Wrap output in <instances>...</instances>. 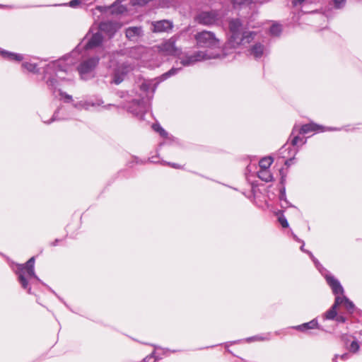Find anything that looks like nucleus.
Returning a JSON list of instances; mask_svg holds the SVG:
<instances>
[{
  "label": "nucleus",
  "instance_id": "29",
  "mask_svg": "<svg viewBox=\"0 0 362 362\" xmlns=\"http://www.w3.org/2000/svg\"><path fill=\"white\" fill-rule=\"evenodd\" d=\"M180 70H181V68H172L170 71H168V72L163 74L161 77H162L163 80H165V79L168 78V77L176 74Z\"/></svg>",
  "mask_w": 362,
  "mask_h": 362
},
{
  "label": "nucleus",
  "instance_id": "25",
  "mask_svg": "<svg viewBox=\"0 0 362 362\" xmlns=\"http://www.w3.org/2000/svg\"><path fill=\"white\" fill-rule=\"evenodd\" d=\"M270 339V334H267L264 336L262 335H257L252 337L247 338L246 340L248 342L254 341H268Z\"/></svg>",
  "mask_w": 362,
  "mask_h": 362
},
{
  "label": "nucleus",
  "instance_id": "35",
  "mask_svg": "<svg viewBox=\"0 0 362 362\" xmlns=\"http://www.w3.org/2000/svg\"><path fill=\"white\" fill-rule=\"evenodd\" d=\"M279 221L283 228L288 227V223L285 216H281L279 218Z\"/></svg>",
  "mask_w": 362,
  "mask_h": 362
},
{
  "label": "nucleus",
  "instance_id": "11",
  "mask_svg": "<svg viewBox=\"0 0 362 362\" xmlns=\"http://www.w3.org/2000/svg\"><path fill=\"white\" fill-rule=\"evenodd\" d=\"M103 101L101 99L96 98L95 100H81L74 104V107L77 110H88L90 107H97L102 105Z\"/></svg>",
  "mask_w": 362,
  "mask_h": 362
},
{
  "label": "nucleus",
  "instance_id": "19",
  "mask_svg": "<svg viewBox=\"0 0 362 362\" xmlns=\"http://www.w3.org/2000/svg\"><path fill=\"white\" fill-rule=\"evenodd\" d=\"M100 31L107 33L109 36H112L116 32V25L112 22H103L100 24Z\"/></svg>",
  "mask_w": 362,
  "mask_h": 362
},
{
  "label": "nucleus",
  "instance_id": "45",
  "mask_svg": "<svg viewBox=\"0 0 362 362\" xmlns=\"http://www.w3.org/2000/svg\"><path fill=\"white\" fill-rule=\"evenodd\" d=\"M168 165L171 166L172 168H180V165L176 164V163H168Z\"/></svg>",
  "mask_w": 362,
  "mask_h": 362
},
{
  "label": "nucleus",
  "instance_id": "9",
  "mask_svg": "<svg viewBox=\"0 0 362 362\" xmlns=\"http://www.w3.org/2000/svg\"><path fill=\"white\" fill-rule=\"evenodd\" d=\"M219 19V14L216 11H203L199 12L194 17V21L203 25L215 24Z\"/></svg>",
  "mask_w": 362,
  "mask_h": 362
},
{
  "label": "nucleus",
  "instance_id": "20",
  "mask_svg": "<svg viewBox=\"0 0 362 362\" xmlns=\"http://www.w3.org/2000/svg\"><path fill=\"white\" fill-rule=\"evenodd\" d=\"M265 51L264 46L261 43H255L253 46L251 47L250 49V53L255 58L258 59L263 56Z\"/></svg>",
  "mask_w": 362,
  "mask_h": 362
},
{
  "label": "nucleus",
  "instance_id": "23",
  "mask_svg": "<svg viewBox=\"0 0 362 362\" xmlns=\"http://www.w3.org/2000/svg\"><path fill=\"white\" fill-rule=\"evenodd\" d=\"M341 303L340 305H343L346 310L349 313H352L354 310L355 306L354 303L349 300L346 296H340Z\"/></svg>",
  "mask_w": 362,
  "mask_h": 362
},
{
  "label": "nucleus",
  "instance_id": "39",
  "mask_svg": "<svg viewBox=\"0 0 362 362\" xmlns=\"http://www.w3.org/2000/svg\"><path fill=\"white\" fill-rule=\"evenodd\" d=\"M81 3V0H71V1L69 3V6H71V7H76V6H78Z\"/></svg>",
  "mask_w": 362,
  "mask_h": 362
},
{
  "label": "nucleus",
  "instance_id": "16",
  "mask_svg": "<svg viewBox=\"0 0 362 362\" xmlns=\"http://www.w3.org/2000/svg\"><path fill=\"white\" fill-rule=\"evenodd\" d=\"M318 328H319V325H318L317 320L316 319H313L308 322H305L302 325L293 327V329L298 330L300 332H305L308 329H318Z\"/></svg>",
  "mask_w": 362,
  "mask_h": 362
},
{
  "label": "nucleus",
  "instance_id": "32",
  "mask_svg": "<svg viewBox=\"0 0 362 362\" xmlns=\"http://www.w3.org/2000/svg\"><path fill=\"white\" fill-rule=\"evenodd\" d=\"M153 129L158 132L160 136L165 137L167 136L168 133L165 131V129H163L159 124H153Z\"/></svg>",
  "mask_w": 362,
  "mask_h": 362
},
{
  "label": "nucleus",
  "instance_id": "14",
  "mask_svg": "<svg viewBox=\"0 0 362 362\" xmlns=\"http://www.w3.org/2000/svg\"><path fill=\"white\" fill-rule=\"evenodd\" d=\"M152 30L154 33L168 32L172 30L173 24L172 21L162 20L152 23Z\"/></svg>",
  "mask_w": 362,
  "mask_h": 362
},
{
  "label": "nucleus",
  "instance_id": "13",
  "mask_svg": "<svg viewBox=\"0 0 362 362\" xmlns=\"http://www.w3.org/2000/svg\"><path fill=\"white\" fill-rule=\"evenodd\" d=\"M103 37L100 31L94 33L91 37L87 40L84 44L86 49H90L98 47L103 42Z\"/></svg>",
  "mask_w": 362,
  "mask_h": 362
},
{
  "label": "nucleus",
  "instance_id": "47",
  "mask_svg": "<svg viewBox=\"0 0 362 362\" xmlns=\"http://www.w3.org/2000/svg\"><path fill=\"white\" fill-rule=\"evenodd\" d=\"M293 238H294V239H295V240H296L297 241H299V242H301V243H302V241H303V240H300V239H298V237H297L296 235H293Z\"/></svg>",
  "mask_w": 362,
  "mask_h": 362
},
{
  "label": "nucleus",
  "instance_id": "31",
  "mask_svg": "<svg viewBox=\"0 0 362 362\" xmlns=\"http://www.w3.org/2000/svg\"><path fill=\"white\" fill-rule=\"evenodd\" d=\"M59 95L61 96V98L62 99L64 100V102L71 103L73 101V98L71 95H69V94L62 91L61 90H59Z\"/></svg>",
  "mask_w": 362,
  "mask_h": 362
},
{
  "label": "nucleus",
  "instance_id": "44",
  "mask_svg": "<svg viewBox=\"0 0 362 362\" xmlns=\"http://www.w3.org/2000/svg\"><path fill=\"white\" fill-rule=\"evenodd\" d=\"M305 0H293V4L294 6H297L303 3Z\"/></svg>",
  "mask_w": 362,
  "mask_h": 362
},
{
  "label": "nucleus",
  "instance_id": "38",
  "mask_svg": "<svg viewBox=\"0 0 362 362\" xmlns=\"http://www.w3.org/2000/svg\"><path fill=\"white\" fill-rule=\"evenodd\" d=\"M143 51V48L141 47H134L131 50V54L133 55L136 58H139L140 57L134 56V53H141Z\"/></svg>",
  "mask_w": 362,
  "mask_h": 362
},
{
  "label": "nucleus",
  "instance_id": "27",
  "mask_svg": "<svg viewBox=\"0 0 362 362\" xmlns=\"http://www.w3.org/2000/svg\"><path fill=\"white\" fill-rule=\"evenodd\" d=\"M302 243H303V245L300 247V250L302 252H306V253H308L309 255V256L310 257V258L313 261L315 267L320 270V267H321V264H320L318 260L313 256V253L311 252L305 250V248H304V242L303 241H302Z\"/></svg>",
  "mask_w": 362,
  "mask_h": 362
},
{
  "label": "nucleus",
  "instance_id": "10",
  "mask_svg": "<svg viewBox=\"0 0 362 362\" xmlns=\"http://www.w3.org/2000/svg\"><path fill=\"white\" fill-rule=\"evenodd\" d=\"M132 69L129 65L122 64L119 65L114 71L112 82L115 84H119L123 81L124 76Z\"/></svg>",
  "mask_w": 362,
  "mask_h": 362
},
{
  "label": "nucleus",
  "instance_id": "1",
  "mask_svg": "<svg viewBox=\"0 0 362 362\" xmlns=\"http://www.w3.org/2000/svg\"><path fill=\"white\" fill-rule=\"evenodd\" d=\"M79 48L72 51L69 54L49 63L44 70V81L52 90H55L59 81L64 80L71 66L76 62L75 59Z\"/></svg>",
  "mask_w": 362,
  "mask_h": 362
},
{
  "label": "nucleus",
  "instance_id": "33",
  "mask_svg": "<svg viewBox=\"0 0 362 362\" xmlns=\"http://www.w3.org/2000/svg\"><path fill=\"white\" fill-rule=\"evenodd\" d=\"M360 346L358 342L356 340H354L351 342L349 346V351L356 353L359 350Z\"/></svg>",
  "mask_w": 362,
  "mask_h": 362
},
{
  "label": "nucleus",
  "instance_id": "5",
  "mask_svg": "<svg viewBox=\"0 0 362 362\" xmlns=\"http://www.w3.org/2000/svg\"><path fill=\"white\" fill-rule=\"evenodd\" d=\"M194 37L199 47L215 48L220 45L219 40L211 31L202 30L195 34Z\"/></svg>",
  "mask_w": 362,
  "mask_h": 362
},
{
  "label": "nucleus",
  "instance_id": "30",
  "mask_svg": "<svg viewBox=\"0 0 362 362\" xmlns=\"http://www.w3.org/2000/svg\"><path fill=\"white\" fill-rule=\"evenodd\" d=\"M281 32V28L280 25L274 24L270 28V33L272 35L277 36L280 34Z\"/></svg>",
  "mask_w": 362,
  "mask_h": 362
},
{
  "label": "nucleus",
  "instance_id": "12",
  "mask_svg": "<svg viewBox=\"0 0 362 362\" xmlns=\"http://www.w3.org/2000/svg\"><path fill=\"white\" fill-rule=\"evenodd\" d=\"M325 279L334 295L337 296H339V294L343 296L344 288L341 286L340 282L337 279H335L334 276L329 274H325Z\"/></svg>",
  "mask_w": 362,
  "mask_h": 362
},
{
  "label": "nucleus",
  "instance_id": "41",
  "mask_svg": "<svg viewBox=\"0 0 362 362\" xmlns=\"http://www.w3.org/2000/svg\"><path fill=\"white\" fill-rule=\"evenodd\" d=\"M338 322H344L346 321V318L342 315H337L334 318Z\"/></svg>",
  "mask_w": 362,
  "mask_h": 362
},
{
  "label": "nucleus",
  "instance_id": "26",
  "mask_svg": "<svg viewBox=\"0 0 362 362\" xmlns=\"http://www.w3.org/2000/svg\"><path fill=\"white\" fill-rule=\"evenodd\" d=\"M22 66L30 72H33V73L38 72V69L37 68L36 64L30 63V62H24V63H23Z\"/></svg>",
  "mask_w": 362,
  "mask_h": 362
},
{
  "label": "nucleus",
  "instance_id": "37",
  "mask_svg": "<svg viewBox=\"0 0 362 362\" xmlns=\"http://www.w3.org/2000/svg\"><path fill=\"white\" fill-rule=\"evenodd\" d=\"M63 111H64L63 109H60L58 111H57L54 113V115H53V117L52 118V121H54V120H57V119H67V117H59V115L60 114V112H63Z\"/></svg>",
  "mask_w": 362,
  "mask_h": 362
},
{
  "label": "nucleus",
  "instance_id": "50",
  "mask_svg": "<svg viewBox=\"0 0 362 362\" xmlns=\"http://www.w3.org/2000/svg\"><path fill=\"white\" fill-rule=\"evenodd\" d=\"M110 106H111V105H110V104H108L107 106H105V108H107V107H110Z\"/></svg>",
  "mask_w": 362,
  "mask_h": 362
},
{
  "label": "nucleus",
  "instance_id": "24",
  "mask_svg": "<svg viewBox=\"0 0 362 362\" xmlns=\"http://www.w3.org/2000/svg\"><path fill=\"white\" fill-rule=\"evenodd\" d=\"M273 163V158L272 157H264L259 160V170H269V167Z\"/></svg>",
  "mask_w": 362,
  "mask_h": 362
},
{
  "label": "nucleus",
  "instance_id": "48",
  "mask_svg": "<svg viewBox=\"0 0 362 362\" xmlns=\"http://www.w3.org/2000/svg\"><path fill=\"white\" fill-rule=\"evenodd\" d=\"M293 238H294V239H295V240H296L297 241H299V242H301V243H302V241H303V240H300V239H298V237H297L296 235H293Z\"/></svg>",
  "mask_w": 362,
  "mask_h": 362
},
{
  "label": "nucleus",
  "instance_id": "3",
  "mask_svg": "<svg viewBox=\"0 0 362 362\" xmlns=\"http://www.w3.org/2000/svg\"><path fill=\"white\" fill-rule=\"evenodd\" d=\"M35 257H32L24 264H18L16 274L18 277V281L24 289H28V292L30 293L31 288L28 287V280L31 278H35L38 280L37 276L35 275L34 270Z\"/></svg>",
  "mask_w": 362,
  "mask_h": 362
},
{
  "label": "nucleus",
  "instance_id": "18",
  "mask_svg": "<svg viewBox=\"0 0 362 362\" xmlns=\"http://www.w3.org/2000/svg\"><path fill=\"white\" fill-rule=\"evenodd\" d=\"M0 54L3 58L8 61L21 62L23 59L22 54L1 49Z\"/></svg>",
  "mask_w": 362,
  "mask_h": 362
},
{
  "label": "nucleus",
  "instance_id": "22",
  "mask_svg": "<svg viewBox=\"0 0 362 362\" xmlns=\"http://www.w3.org/2000/svg\"><path fill=\"white\" fill-rule=\"evenodd\" d=\"M258 177L266 182H271L273 176L269 170H259L257 173Z\"/></svg>",
  "mask_w": 362,
  "mask_h": 362
},
{
  "label": "nucleus",
  "instance_id": "42",
  "mask_svg": "<svg viewBox=\"0 0 362 362\" xmlns=\"http://www.w3.org/2000/svg\"><path fill=\"white\" fill-rule=\"evenodd\" d=\"M339 357V355H336L335 356V358H338ZM339 357L342 359V360H346L348 358H349V354H344L341 356H339Z\"/></svg>",
  "mask_w": 362,
  "mask_h": 362
},
{
  "label": "nucleus",
  "instance_id": "7",
  "mask_svg": "<svg viewBox=\"0 0 362 362\" xmlns=\"http://www.w3.org/2000/svg\"><path fill=\"white\" fill-rule=\"evenodd\" d=\"M177 39V37L173 36L158 45L156 46L158 52L163 56H180L182 49L175 45Z\"/></svg>",
  "mask_w": 362,
  "mask_h": 362
},
{
  "label": "nucleus",
  "instance_id": "17",
  "mask_svg": "<svg viewBox=\"0 0 362 362\" xmlns=\"http://www.w3.org/2000/svg\"><path fill=\"white\" fill-rule=\"evenodd\" d=\"M341 303L340 296H336L335 302L331 307L329 310H328L325 314V318L327 320H334L335 317H337V308Z\"/></svg>",
  "mask_w": 362,
  "mask_h": 362
},
{
  "label": "nucleus",
  "instance_id": "43",
  "mask_svg": "<svg viewBox=\"0 0 362 362\" xmlns=\"http://www.w3.org/2000/svg\"><path fill=\"white\" fill-rule=\"evenodd\" d=\"M280 199L281 200H285L286 199V193H285V189L283 188L281 190V194H280Z\"/></svg>",
  "mask_w": 362,
  "mask_h": 362
},
{
  "label": "nucleus",
  "instance_id": "46",
  "mask_svg": "<svg viewBox=\"0 0 362 362\" xmlns=\"http://www.w3.org/2000/svg\"><path fill=\"white\" fill-rule=\"evenodd\" d=\"M153 356V353L151 355H150V356H146V357L144 358V361H145V362H149V361H150V360H151V358Z\"/></svg>",
  "mask_w": 362,
  "mask_h": 362
},
{
  "label": "nucleus",
  "instance_id": "8",
  "mask_svg": "<svg viewBox=\"0 0 362 362\" xmlns=\"http://www.w3.org/2000/svg\"><path fill=\"white\" fill-rule=\"evenodd\" d=\"M99 58L97 57L89 58L81 63L78 67V71L84 80H87L93 76V72L98 65Z\"/></svg>",
  "mask_w": 362,
  "mask_h": 362
},
{
  "label": "nucleus",
  "instance_id": "36",
  "mask_svg": "<svg viewBox=\"0 0 362 362\" xmlns=\"http://www.w3.org/2000/svg\"><path fill=\"white\" fill-rule=\"evenodd\" d=\"M151 88V84L147 83H143L140 86V90L144 93L148 91V90Z\"/></svg>",
  "mask_w": 362,
  "mask_h": 362
},
{
  "label": "nucleus",
  "instance_id": "6",
  "mask_svg": "<svg viewBox=\"0 0 362 362\" xmlns=\"http://www.w3.org/2000/svg\"><path fill=\"white\" fill-rule=\"evenodd\" d=\"M219 57H221L219 54L212 55L209 54L206 51H197L192 54H185L182 57H180L179 59L182 66H189L198 62Z\"/></svg>",
  "mask_w": 362,
  "mask_h": 362
},
{
  "label": "nucleus",
  "instance_id": "28",
  "mask_svg": "<svg viewBox=\"0 0 362 362\" xmlns=\"http://www.w3.org/2000/svg\"><path fill=\"white\" fill-rule=\"evenodd\" d=\"M125 10H126V8H124V6H123L120 4H114L111 6V12L112 13H115V14L122 13L124 11H125Z\"/></svg>",
  "mask_w": 362,
  "mask_h": 362
},
{
  "label": "nucleus",
  "instance_id": "40",
  "mask_svg": "<svg viewBox=\"0 0 362 362\" xmlns=\"http://www.w3.org/2000/svg\"><path fill=\"white\" fill-rule=\"evenodd\" d=\"M302 139H302V138H300L298 136H294V137H293V139H292V141H291V144H292V145L296 146V145H297V144H298V141H299V140H300V141H301Z\"/></svg>",
  "mask_w": 362,
  "mask_h": 362
},
{
  "label": "nucleus",
  "instance_id": "4",
  "mask_svg": "<svg viewBox=\"0 0 362 362\" xmlns=\"http://www.w3.org/2000/svg\"><path fill=\"white\" fill-rule=\"evenodd\" d=\"M127 103L126 107L127 110L139 118L144 119V115L148 108V99H145L144 96L141 94H136Z\"/></svg>",
  "mask_w": 362,
  "mask_h": 362
},
{
  "label": "nucleus",
  "instance_id": "34",
  "mask_svg": "<svg viewBox=\"0 0 362 362\" xmlns=\"http://www.w3.org/2000/svg\"><path fill=\"white\" fill-rule=\"evenodd\" d=\"M334 7L337 8H342L346 3V0H332Z\"/></svg>",
  "mask_w": 362,
  "mask_h": 362
},
{
  "label": "nucleus",
  "instance_id": "51",
  "mask_svg": "<svg viewBox=\"0 0 362 362\" xmlns=\"http://www.w3.org/2000/svg\"><path fill=\"white\" fill-rule=\"evenodd\" d=\"M361 334L362 335V331L361 332Z\"/></svg>",
  "mask_w": 362,
  "mask_h": 362
},
{
  "label": "nucleus",
  "instance_id": "15",
  "mask_svg": "<svg viewBox=\"0 0 362 362\" xmlns=\"http://www.w3.org/2000/svg\"><path fill=\"white\" fill-rule=\"evenodd\" d=\"M325 130L333 131V130H339V129H336V128L325 129L324 127L317 125L315 123H309V124L303 125L301 127V128L300 129V134H308L311 132H317V131L324 132Z\"/></svg>",
  "mask_w": 362,
  "mask_h": 362
},
{
  "label": "nucleus",
  "instance_id": "21",
  "mask_svg": "<svg viewBox=\"0 0 362 362\" xmlns=\"http://www.w3.org/2000/svg\"><path fill=\"white\" fill-rule=\"evenodd\" d=\"M142 30L141 27H129L126 30V37L130 40H134L141 36Z\"/></svg>",
  "mask_w": 362,
  "mask_h": 362
},
{
  "label": "nucleus",
  "instance_id": "2",
  "mask_svg": "<svg viewBox=\"0 0 362 362\" xmlns=\"http://www.w3.org/2000/svg\"><path fill=\"white\" fill-rule=\"evenodd\" d=\"M229 30L230 37L228 45L232 47L250 43L255 35L253 32L245 30V26L238 18L229 21Z\"/></svg>",
  "mask_w": 362,
  "mask_h": 362
},
{
  "label": "nucleus",
  "instance_id": "49",
  "mask_svg": "<svg viewBox=\"0 0 362 362\" xmlns=\"http://www.w3.org/2000/svg\"><path fill=\"white\" fill-rule=\"evenodd\" d=\"M57 242H58V240H55V241H54V242H53L51 245H52V246H55V245H57Z\"/></svg>",
  "mask_w": 362,
  "mask_h": 362
}]
</instances>
